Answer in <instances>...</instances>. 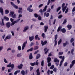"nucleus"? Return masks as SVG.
Segmentation results:
<instances>
[{
	"mask_svg": "<svg viewBox=\"0 0 75 75\" xmlns=\"http://www.w3.org/2000/svg\"><path fill=\"white\" fill-rule=\"evenodd\" d=\"M62 26H59V27L58 28L57 30V32H59L61 30V28H62Z\"/></svg>",
	"mask_w": 75,
	"mask_h": 75,
	"instance_id": "nucleus-17",
	"label": "nucleus"
},
{
	"mask_svg": "<svg viewBox=\"0 0 75 75\" xmlns=\"http://www.w3.org/2000/svg\"><path fill=\"white\" fill-rule=\"evenodd\" d=\"M67 19H64V21L62 23V24H66L67 23Z\"/></svg>",
	"mask_w": 75,
	"mask_h": 75,
	"instance_id": "nucleus-24",
	"label": "nucleus"
},
{
	"mask_svg": "<svg viewBox=\"0 0 75 75\" xmlns=\"http://www.w3.org/2000/svg\"><path fill=\"white\" fill-rule=\"evenodd\" d=\"M59 60L57 59V58H55L54 59V62H59Z\"/></svg>",
	"mask_w": 75,
	"mask_h": 75,
	"instance_id": "nucleus-22",
	"label": "nucleus"
},
{
	"mask_svg": "<svg viewBox=\"0 0 75 75\" xmlns=\"http://www.w3.org/2000/svg\"><path fill=\"white\" fill-rule=\"evenodd\" d=\"M44 17H48L49 16H50V13H46V12H45L44 14Z\"/></svg>",
	"mask_w": 75,
	"mask_h": 75,
	"instance_id": "nucleus-13",
	"label": "nucleus"
},
{
	"mask_svg": "<svg viewBox=\"0 0 75 75\" xmlns=\"http://www.w3.org/2000/svg\"><path fill=\"white\" fill-rule=\"evenodd\" d=\"M74 49H72L71 50V53L72 55L74 54Z\"/></svg>",
	"mask_w": 75,
	"mask_h": 75,
	"instance_id": "nucleus-42",
	"label": "nucleus"
},
{
	"mask_svg": "<svg viewBox=\"0 0 75 75\" xmlns=\"http://www.w3.org/2000/svg\"><path fill=\"white\" fill-rule=\"evenodd\" d=\"M5 14H8V13H9V11L7 9H6L5 11Z\"/></svg>",
	"mask_w": 75,
	"mask_h": 75,
	"instance_id": "nucleus-43",
	"label": "nucleus"
},
{
	"mask_svg": "<svg viewBox=\"0 0 75 75\" xmlns=\"http://www.w3.org/2000/svg\"><path fill=\"white\" fill-rule=\"evenodd\" d=\"M74 39L73 38H72L71 39V40H70V42L71 43H72L73 42H74Z\"/></svg>",
	"mask_w": 75,
	"mask_h": 75,
	"instance_id": "nucleus-46",
	"label": "nucleus"
},
{
	"mask_svg": "<svg viewBox=\"0 0 75 75\" xmlns=\"http://www.w3.org/2000/svg\"><path fill=\"white\" fill-rule=\"evenodd\" d=\"M40 57H41V54H37L36 56V59H39V58H40Z\"/></svg>",
	"mask_w": 75,
	"mask_h": 75,
	"instance_id": "nucleus-18",
	"label": "nucleus"
},
{
	"mask_svg": "<svg viewBox=\"0 0 75 75\" xmlns=\"http://www.w3.org/2000/svg\"><path fill=\"white\" fill-rule=\"evenodd\" d=\"M22 55H21V53H18L17 55V57H21Z\"/></svg>",
	"mask_w": 75,
	"mask_h": 75,
	"instance_id": "nucleus-38",
	"label": "nucleus"
},
{
	"mask_svg": "<svg viewBox=\"0 0 75 75\" xmlns=\"http://www.w3.org/2000/svg\"><path fill=\"white\" fill-rule=\"evenodd\" d=\"M14 14V12H10V13L9 14L10 16H11V15H13Z\"/></svg>",
	"mask_w": 75,
	"mask_h": 75,
	"instance_id": "nucleus-49",
	"label": "nucleus"
},
{
	"mask_svg": "<svg viewBox=\"0 0 75 75\" xmlns=\"http://www.w3.org/2000/svg\"><path fill=\"white\" fill-rule=\"evenodd\" d=\"M39 52V50H38L35 52L34 54H35H35H38V52Z\"/></svg>",
	"mask_w": 75,
	"mask_h": 75,
	"instance_id": "nucleus-54",
	"label": "nucleus"
},
{
	"mask_svg": "<svg viewBox=\"0 0 75 75\" xmlns=\"http://www.w3.org/2000/svg\"><path fill=\"white\" fill-rule=\"evenodd\" d=\"M15 24V23H14V22L13 21L12 22V23L11 24V26H12L13 25H14Z\"/></svg>",
	"mask_w": 75,
	"mask_h": 75,
	"instance_id": "nucleus-60",
	"label": "nucleus"
},
{
	"mask_svg": "<svg viewBox=\"0 0 75 75\" xmlns=\"http://www.w3.org/2000/svg\"><path fill=\"white\" fill-rule=\"evenodd\" d=\"M33 58V54H32V53H30L29 55V59H32Z\"/></svg>",
	"mask_w": 75,
	"mask_h": 75,
	"instance_id": "nucleus-16",
	"label": "nucleus"
},
{
	"mask_svg": "<svg viewBox=\"0 0 75 75\" xmlns=\"http://www.w3.org/2000/svg\"><path fill=\"white\" fill-rule=\"evenodd\" d=\"M62 42V39H60L58 42V45H59Z\"/></svg>",
	"mask_w": 75,
	"mask_h": 75,
	"instance_id": "nucleus-29",
	"label": "nucleus"
},
{
	"mask_svg": "<svg viewBox=\"0 0 75 75\" xmlns=\"http://www.w3.org/2000/svg\"><path fill=\"white\" fill-rule=\"evenodd\" d=\"M61 31L62 33H66V29L64 28H62L61 29Z\"/></svg>",
	"mask_w": 75,
	"mask_h": 75,
	"instance_id": "nucleus-11",
	"label": "nucleus"
},
{
	"mask_svg": "<svg viewBox=\"0 0 75 75\" xmlns=\"http://www.w3.org/2000/svg\"><path fill=\"white\" fill-rule=\"evenodd\" d=\"M26 44H27V42H25L23 43V44L22 45V50H23L24 49V48L25 47V45H26Z\"/></svg>",
	"mask_w": 75,
	"mask_h": 75,
	"instance_id": "nucleus-5",
	"label": "nucleus"
},
{
	"mask_svg": "<svg viewBox=\"0 0 75 75\" xmlns=\"http://www.w3.org/2000/svg\"><path fill=\"white\" fill-rule=\"evenodd\" d=\"M63 54V52H60L59 53V55H62Z\"/></svg>",
	"mask_w": 75,
	"mask_h": 75,
	"instance_id": "nucleus-51",
	"label": "nucleus"
},
{
	"mask_svg": "<svg viewBox=\"0 0 75 75\" xmlns=\"http://www.w3.org/2000/svg\"><path fill=\"white\" fill-rule=\"evenodd\" d=\"M63 17V16H62V15H60L59 16H58V18L59 19H60V18H61L62 17Z\"/></svg>",
	"mask_w": 75,
	"mask_h": 75,
	"instance_id": "nucleus-39",
	"label": "nucleus"
},
{
	"mask_svg": "<svg viewBox=\"0 0 75 75\" xmlns=\"http://www.w3.org/2000/svg\"><path fill=\"white\" fill-rule=\"evenodd\" d=\"M22 17L23 16H22V15L21 14H19L18 16V18L19 19H20V17Z\"/></svg>",
	"mask_w": 75,
	"mask_h": 75,
	"instance_id": "nucleus-57",
	"label": "nucleus"
},
{
	"mask_svg": "<svg viewBox=\"0 0 75 75\" xmlns=\"http://www.w3.org/2000/svg\"><path fill=\"white\" fill-rule=\"evenodd\" d=\"M30 65H31L32 66V67H34V65H35V62L33 63H30Z\"/></svg>",
	"mask_w": 75,
	"mask_h": 75,
	"instance_id": "nucleus-27",
	"label": "nucleus"
},
{
	"mask_svg": "<svg viewBox=\"0 0 75 75\" xmlns=\"http://www.w3.org/2000/svg\"><path fill=\"white\" fill-rule=\"evenodd\" d=\"M67 27L68 28V30H70L71 28H72V25H68L67 26Z\"/></svg>",
	"mask_w": 75,
	"mask_h": 75,
	"instance_id": "nucleus-15",
	"label": "nucleus"
},
{
	"mask_svg": "<svg viewBox=\"0 0 75 75\" xmlns=\"http://www.w3.org/2000/svg\"><path fill=\"white\" fill-rule=\"evenodd\" d=\"M37 75H40V72L39 71V69H38L36 70Z\"/></svg>",
	"mask_w": 75,
	"mask_h": 75,
	"instance_id": "nucleus-20",
	"label": "nucleus"
},
{
	"mask_svg": "<svg viewBox=\"0 0 75 75\" xmlns=\"http://www.w3.org/2000/svg\"><path fill=\"white\" fill-rule=\"evenodd\" d=\"M40 42L42 45V46H44L45 45H46V44H47V41L46 40L43 42V40H41Z\"/></svg>",
	"mask_w": 75,
	"mask_h": 75,
	"instance_id": "nucleus-2",
	"label": "nucleus"
},
{
	"mask_svg": "<svg viewBox=\"0 0 75 75\" xmlns=\"http://www.w3.org/2000/svg\"><path fill=\"white\" fill-rule=\"evenodd\" d=\"M10 21L11 22H13V21H14V19L12 18H10Z\"/></svg>",
	"mask_w": 75,
	"mask_h": 75,
	"instance_id": "nucleus-63",
	"label": "nucleus"
},
{
	"mask_svg": "<svg viewBox=\"0 0 75 75\" xmlns=\"http://www.w3.org/2000/svg\"><path fill=\"white\" fill-rule=\"evenodd\" d=\"M47 63H49V62H50L51 61V58L48 57L47 58Z\"/></svg>",
	"mask_w": 75,
	"mask_h": 75,
	"instance_id": "nucleus-12",
	"label": "nucleus"
},
{
	"mask_svg": "<svg viewBox=\"0 0 75 75\" xmlns=\"http://www.w3.org/2000/svg\"><path fill=\"white\" fill-rule=\"evenodd\" d=\"M54 68V65H52L50 67V69H53Z\"/></svg>",
	"mask_w": 75,
	"mask_h": 75,
	"instance_id": "nucleus-44",
	"label": "nucleus"
},
{
	"mask_svg": "<svg viewBox=\"0 0 75 75\" xmlns=\"http://www.w3.org/2000/svg\"><path fill=\"white\" fill-rule=\"evenodd\" d=\"M27 10L28 11H29L30 12H33V10L32 9H31V8H30V7H28L27 8Z\"/></svg>",
	"mask_w": 75,
	"mask_h": 75,
	"instance_id": "nucleus-9",
	"label": "nucleus"
},
{
	"mask_svg": "<svg viewBox=\"0 0 75 75\" xmlns=\"http://www.w3.org/2000/svg\"><path fill=\"white\" fill-rule=\"evenodd\" d=\"M4 62H5V63H8V62L7 61L6 59L4 58Z\"/></svg>",
	"mask_w": 75,
	"mask_h": 75,
	"instance_id": "nucleus-59",
	"label": "nucleus"
},
{
	"mask_svg": "<svg viewBox=\"0 0 75 75\" xmlns=\"http://www.w3.org/2000/svg\"><path fill=\"white\" fill-rule=\"evenodd\" d=\"M11 5L13 6V7H14L16 9H18V7L17 5H16L14 3L12 2H11Z\"/></svg>",
	"mask_w": 75,
	"mask_h": 75,
	"instance_id": "nucleus-3",
	"label": "nucleus"
},
{
	"mask_svg": "<svg viewBox=\"0 0 75 75\" xmlns=\"http://www.w3.org/2000/svg\"><path fill=\"white\" fill-rule=\"evenodd\" d=\"M18 49L19 51L21 50V47L20 46H18Z\"/></svg>",
	"mask_w": 75,
	"mask_h": 75,
	"instance_id": "nucleus-36",
	"label": "nucleus"
},
{
	"mask_svg": "<svg viewBox=\"0 0 75 75\" xmlns=\"http://www.w3.org/2000/svg\"><path fill=\"white\" fill-rule=\"evenodd\" d=\"M18 13L19 14H22V13H23V12L21 11H20V10H19L18 11Z\"/></svg>",
	"mask_w": 75,
	"mask_h": 75,
	"instance_id": "nucleus-56",
	"label": "nucleus"
},
{
	"mask_svg": "<svg viewBox=\"0 0 75 75\" xmlns=\"http://www.w3.org/2000/svg\"><path fill=\"white\" fill-rule=\"evenodd\" d=\"M12 69H9L8 70V72H11V71H12Z\"/></svg>",
	"mask_w": 75,
	"mask_h": 75,
	"instance_id": "nucleus-50",
	"label": "nucleus"
},
{
	"mask_svg": "<svg viewBox=\"0 0 75 75\" xmlns=\"http://www.w3.org/2000/svg\"><path fill=\"white\" fill-rule=\"evenodd\" d=\"M11 16L13 18H16V15L15 14L13 15H11Z\"/></svg>",
	"mask_w": 75,
	"mask_h": 75,
	"instance_id": "nucleus-26",
	"label": "nucleus"
},
{
	"mask_svg": "<svg viewBox=\"0 0 75 75\" xmlns=\"http://www.w3.org/2000/svg\"><path fill=\"white\" fill-rule=\"evenodd\" d=\"M2 25L4 26V20L3 19H2Z\"/></svg>",
	"mask_w": 75,
	"mask_h": 75,
	"instance_id": "nucleus-53",
	"label": "nucleus"
},
{
	"mask_svg": "<svg viewBox=\"0 0 75 75\" xmlns=\"http://www.w3.org/2000/svg\"><path fill=\"white\" fill-rule=\"evenodd\" d=\"M68 65V63L67 62H65L64 64V67H67Z\"/></svg>",
	"mask_w": 75,
	"mask_h": 75,
	"instance_id": "nucleus-58",
	"label": "nucleus"
},
{
	"mask_svg": "<svg viewBox=\"0 0 75 75\" xmlns=\"http://www.w3.org/2000/svg\"><path fill=\"white\" fill-rule=\"evenodd\" d=\"M20 20V18L17 20L16 21H14V22L15 24V23H18V22Z\"/></svg>",
	"mask_w": 75,
	"mask_h": 75,
	"instance_id": "nucleus-37",
	"label": "nucleus"
},
{
	"mask_svg": "<svg viewBox=\"0 0 75 75\" xmlns=\"http://www.w3.org/2000/svg\"><path fill=\"white\" fill-rule=\"evenodd\" d=\"M43 37V38H45V34L44 33H43L41 35Z\"/></svg>",
	"mask_w": 75,
	"mask_h": 75,
	"instance_id": "nucleus-45",
	"label": "nucleus"
},
{
	"mask_svg": "<svg viewBox=\"0 0 75 75\" xmlns=\"http://www.w3.org/2000/svg\"><path fill=\"white\" fill-rule=\"evenodd\" d=\"M53 71H54V72H57V68H54L53 69Z\"/></svg>",
	"mask_w": 75,
	"mask_h": 75,
	"instance_id": "nucleus-64",
	"label": "nucleus"
},
{
	"mask_svg": "<svg viewBox=\"0 0 75 75\" xmlns=\"http://www.w3.org/2000/svg\"><path fill=\"white\" fill-rule=\"evenodd\" d=\"M74 66V64H71L70 66V68H71L72 67Z\"/></svg>",
	"mask_w": 75,
	"mask_h": 75,
	"instance_id": "nucleus-61",
	"label": "nucleus"
},
{
	"mask_svg": "<svg viewBox=\"0 0 75 75\" xmlns=\"http://www.w3.org/2000/svg\"><path fill=\"white\" fill-rule=\"evenodd\" d=\"M69 9V8H67L66 11H65V14L67 13L68 11V10Z\"/></svg>",
	"mask_w": 75,
	"mask_h": 75,
	"instance_id": "nucleus-52",
	"label": "nucleus"
},
{
	"mask_svg": "<svg viewBox=\"0 0 75 75\" xmlns=\"http://www.w3.org/2000/svg\"><path fill=\"white\" fill-rule=\"evenodd\" d=\"M71 64L73 65L75 64V60H74L72 61Z\"/></svg>",
	"mask_w": 75,
	"mask_h": 75,
	"instance_id": "nucleus-48",
	"label": "nucleus"
},
{
	"mask_svg": "<svg viewBox=\"0 0 75 75\" xmlns=\"http://www.w3.org/2000/svg\"><path fill=\"white\" fill-rule=\"evenodd\" d=\"M29 28L28 26H27L26 27H25L24 28V30H23V32H24V33H25L27 30Z\"/></svg>",
	"mask_w": 75,
	"mask_h": 75,
	"instance_id": "nucleus-8",
	"label": "nucleus"
},
{
	"mask_svg": "<svg viewBox=\"0 0 75 75\" xmlns=\"http://www.w3.org/2000/svg\"><path fill=\"white\" fill-rule=\"evenodd\" d=\"M60 9H61V6H59L57 9V12H58V11H59V10Z\"/></svg>",
	"mask_w": 75,
	"mask_h": 75,
	"instance_id": "nucleus-41",
	"label": "nucleus"
},
{
	"mask_svg": "<svg viewBox=\"0 0 75 75\" xmlns=\"http://www.w3.org/2000/svg\"><path fill=\"white\" fill-rule=\"evenodd\" d=\"M38 38V35H36L35 37V40H37Z\"/></svg>",
	"mask_w": 75,
	"mask_h": 75,
	"instance_id": "nucleus-55",
	"label": "nucleus"
},
{
	"mask_svg": "<svg viewBox=\"0 0 75 75\" xmlns=\"http://www.w3.org/2000/svg\"><path fill=\"white\" fill-rule=\"evenodd\" d=\"M47 6H46L45 8H44L43 9V11L44 12H45L46 10H47Z\"/></svg>",
	"mask_w": 75,
	"mask_h": 75,
	"instance_id": "nucleus-31",
	"label": "nucleus"
},
{
	"mask_svg": "<svg viewBox=\"0 0 75 75\" xmlns=\"http://www.w3.org/2000/svg\"><path fill=\"white\" fill-rule=\"evenodd\" d=\"M33 48L32 47L31 48H30V49H29L27 50V52H29V51H33Z\"/></svg>",
	"mask_w": 75,
	"mask_h": 75,
	"instance_id": "nucleus-28",
	"label": "nucleus"
},
{
	"mask_svg": "<svg viewBox=\"0 0 75 75\" xmlns=\"http://www.w3.org/2000/svg\"><path fill=\"white\" fill-rule=\"evenodd\" d=\"M23 64H20V65L18 66V68L20 69H22L23 68Z\"/></svg>",
	"mask_w": 75,
	"mask_h": 75,
	"instance_id": "nucleus-7",
	"label": "nucleus"
},
{
	"mask_svg": "<svg viewBox=\"0 0 75 75\" xmlns=\"http://www.w3.org/2000/svg\"><path fill=\"white\" fill-rule=\"evenodd\" d=\"M23 75H25V71L24 70H22L21 73Z\"/></svg>",
	"mask_w": 75,
	"mask_h": 75,
	"instance_id": "nucleus-35",
	"label": "nucleus"
},
{
	"mask_svg": "<svg viewBox=\"0 0 75 75\" xmlns=\"http://www.w3.org/2000/svg\"><path fill=\"white\" fill-rule=\"evenodd\" d=\"M10 24H11V23H10V22H8L6 23V27H7V28H8L10 27Z\"/></svg>",
	"mask_w": 75,
	"mask_h": 75,
	"instance_id": "nucleus-6",
	"label": "nucleus"
},
{
	"mask_svg": "<svg viewBox=\"0 0 75 75\" xmlns=\"http://www.w3.org/2000/svg\"><path fill=\"white\" fill-rule=\"evenodd\" d=\"M63 62H64V61L63 60H61V61L60 64H59V67H61V66L62 65V63H63Z\"/></svg>",
	"mask_w": 75,
	"mask_h": 75,
	"instance_id": "nucleus-40",
	"label": "nucleus"
},
{
	"mask_svg": "<svg viewBox=\"0 0 75 75\" xmlns=\"http://www.w3.org/2000/svg\"><path fill=\"white\" fill-rule=\"evenodd\" d=\"M34 48L33 49L34 50H37V49H38V46H34Z\"/></svg>",
	"mask_w": 75,
	"mask_h": 75,
	"instance_id": "nucleus-30",
	"label": "nucleus"
},
{
	"mask_svg": "<svg viewBox=\"0 0 75 75\" xmlns=\"http://www.w3.org/2000/svg\"><path fill=\"white\" fill-rule=\"evenodd\" d=\"M11 38V35H7L6 37L4 39V41H6L7 40H8V39H10Z\"/></svg>",
	"mask_w": 75,
	"mask_h": 75,
	"instance_id": "nucleus-4",
	"label": "nucleus"
},
{
	"mask_svg": "<svg viewBox=\"0 0 75 75\" xmlns=\"http://www.w3.org/2000/svg\"><path fill=\"white\" fill-rule=\"evenodd\" d=\"M48 26H44V31L45 32H47V30H48Z\"/></svg>",
	"mask_w": 75,
	"mask_h": 75,
	"instance_id": "nucleus-14",
	"label": "nucleus"
},
{
	"mask_svg": "<svg viewBox=\"0 0 75 75\" xmlns=\"http://www.w3.org/2000/svg\"><path fill=\"white\" fill-rule=\"evenodd\" d=\"M34 16L35 17V18H37V17H39V15H38L37 14V13H35L34 14Z\"/></svg>",
	"mask_w": 75,
	"mask_h": 75,
	"instance_id": "nucleus-34",
	"label": "nucleus"
},
{
	"mask_svg": "<svg viewBox=\"0 0 75 75\" xmlns=\"http://www.w3.org/2000/svg\"><path fill=\"white\" fill-rule=\"evenodd\" d=\"M41 65L42 67L44 66V60H43L41 62Z\"/></svg>",
	"mask_w": 75,
	"mask_h": 75,
	"instance_id": "nucleus-47",
	"label": "nucleus"
},
{
	"mask_svg": "<svg viewBox=\"0 0 75 75\" xmlns=\"http://www.w3.org/2000/svg\"><path fill=\"white\" fill-rule=\"evenodd\" d=\"M35 44V43L33 42H31L30 45L29 46L30 47H32L33 45H34Z\"/></svg>",
	"mask_w": 75,
	"mask_h": 75,
	"instance_id": "nucleus-33",
	"label": "nucleus"
},
{
	"mask_svg": "<svg viewBox=\"0 0 75 75\" xmlns=\"http://www.w3.org/2000/svg\"><path fill=\"white\" fill-rule=\"evenodd\" d=\"M67 6H65L64 7L62 8L63 13L65 12V10H66V8H67Z\"/></svg>",
	"mask_w": 75,
	"mask_h": 75,
	"instance_id": "nucleus-21",
	"label": "nucleus"
},
{
	"mask_svg": "<svg viewBox=\"0 0 75 75\" xmlns=\"http://www.w3.org/2000/svg\"><path fill=\"white\" fill-rule=\"evenodd\" d=\"M55 64L56 65V66H57V67H58V65H59V62H56L55 63Z\"/></svg>",
	"mask_w": 75,
	"mask_h": 75,
	"instance_id": "nucleus-62",
	"label": "nucleus"
},
{
	"mask_svg": "<svg viewBox=\"0 0 75 75\" xmlns=\"http://www.w3.org/2000/svg\"><path fill=\"white\" fill-rule=\"evenodd\" d=\"M57 38H58V35L56 34L55 35L54 37V46H55V45H57Z\"/></svg>",
	"mask_w": 75,
	"mask_h": 75,
	"instance_id": "nucleus-1",
	"label": "nucleus"
},
{
	"mask_svg": "<svg viewBox=\"0 0 75 75\" xmlns=\"http://www.w3.org/2000/svg\"><path fill=\"white\" fill-rule=\"evenodd\" d=\"M0 12L1 13L2 15L3 16V9L2 8H0Z\"/></svg>",
	"mask_w": 75,
	"mask_h": 75,
	"instance_id": "nucleus-19",
	"label": "nucleus"
},
{
	"mask_svg": "<svg viewBox=\"0 0 75 75\" xmlns=\"http://www.w3.org/2000/svg\"><path fill=\"white\" fill-rule=\"evenodd\" d=\"M20 72V70L16 71L14 72V75H17V73H19V72Z\"/></svg>",
	"mask_w": 75,
	"mask_h": 75,
	"instance_id": "nucleus-23",
	"label": "nucleus"
},
{
	"mask_svg": "<svg viewBox=\"0 0 75 75\" xmlns=\"http://www.w3.org/2000/svg\"><path fill=\"white\" fill-rule=\"evenodd\" d=\"M4 18L5 20H6V21H8L9 20V18L7 16H4Z\"/></svg>",
	"mask_w": 75,
	"mask_h": 75,
	"instance_id": "nucleus-25",
	"label": "nucleus"
},
{
	"mask_svg": "<svg viewBox=\"0 0 75 75\" xmlns=\"http://www.w3.org/2000/svg\"><path fill=\"white\" fill-rule=\"evenodd\" d=\"M11 67L12 69H14V65L13 64H12L11 65Z\"/></svg>",
	"mask_w": 75,
	"mask_h": 75,
	"instance_id": "nucleus-32",
	"label": "nucleus"
},
{
	"mask_svg": "<svg viewBox=\"0 0 75 75\" xmlns=\"http://www.w3.org/2000/svg\"><path fill=\"white\" fill-rule=\"evenodd\" d=\"M29 38L30 41H32L34 40V36H32L31 37L29 36Z\"/></svg>",
	"mask_w": 75,
	"mask_h": 75,
	"instance_id": "nucleus-10",
	"label": "nucleus"
}]
</instances>
